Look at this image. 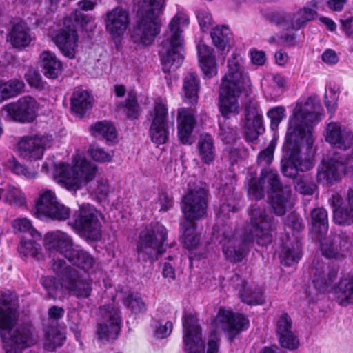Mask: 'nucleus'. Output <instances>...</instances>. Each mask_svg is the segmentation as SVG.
I'll return each mask as SVG.
<instances>
[{"label":"nucleus","mask_w":353,"mask_h":353,"mask_svg":"<svg viewBox=\"0 0 353 353\" xmlns=\"http://www.w3.org/2000/svg\"><path fill=\"white\" fill-rule=\"evenodd\" d=\"M249 224L242 236L231 225L225 224L216 230L214 236L222 245L226 259L230 262H240L245 256L249 245L256 242L261 246H267L272 241V232L276 223L272 216L265 209L256 205H252L248 210Z\"/></svg>","instance_id":"1"},{"label":"nucleus","mask_w":353,"mask_h":353,"mask_svg":"<svg viewBox=\"0 0 353 353\" xmlns=\"http://www.w3.org/2000/svg\"><path fill=\"white\" fill-rule=\"evenodd\" d=\"M312 106L311 98L304 103H297L290 119L285 143L289 157L281 162V171L287 177L294 178L299 171H308L314 165L311 156L303 157L300 153L302 143H306L307 150H311L313 145L312 125L318 122L319 116Z\"/></svg>","instance_id":"2"},{"label":"nucleus","mask_w":353,"mask_h":353,"mask_svg":"<svg viewBox=\"0 0 353 353\" xmlns=\"http://www.w3.org/2000/svg\"><path fill=\"white\" fill-rule=\"evenodd\" d=\"M18 308V300L14 295L8 291L0 292V333L6 353H18L34 345L39 340L30 323L17 324Z\"/></svg>","instance_id":"3"},{"label":"nucleus","mask_w":353,"mask_h":353,"mask_svg":"<svg viewBox=\"0 0 353 353\" xmlns=\"http://www.w3.org/2000/svg\"><path fill=\"white\" fill-rule=\"evenodd\" d=\"M188 15L178 12L170 21L161 42L159 51L164 72L176 70L183 61L184 40L182 32L189 25Z\"/></svg>","instance_id":"4"},{"label":"nucleus","mask_w":353,"mask_h":353,"mask_svg":"<svg viewBox=\"0 0 353 353\" xmlns=\"http://www.w3.org/2000/svg\"><path fill=\"white\" fill-rule=\"evenodd\" d=\"M164 7V0H139L135 25L131 38L135 43L151 45L160 32L159 15Z\"/></svg>","instance_id":"5"},{"label":"nucleus","mask_w":353,"mask_h":353,"mask_svg":"<svg viewBox=\"0 0 353 353\" xmlns=\"http://www.w3.org/2000/svg\"><path fill=\"white\" fill-rule=\"evenodd\" d=\"M97 170L95 165L78 157L73 159L72 166L62 163L57 165L54 178L68 190L75 193L82 185L94 179Z\"/></svg>","instance_id":"6"},{"label":"nucleus","mask_w":353,"mask_h":353,"mask_svg":"<svg viewBox=\"0 0 353 353\" xmlns=\"http://www.w3.org/2000/svg\"><path fill=\"white\" fill-rule=\"evenodd\" d=\"M52 268L59 277L62 287L71 295L79 299H86L90 296L92 280L88 274H80L60 259L54 261Z\"/></svg>","instance_id":"7"},{"label":"nucleus","mask_w":353,"mask_h":353,"mask_svg":"<svg viewBox=\"0 0 353 353\" xmlns=\"http://www.w3.org/2000/svg\"><path fill=\"white\" fill-rule=\"evenodd\" d=\"M92 20V17L85 15L81 11H75L72 17L64 19L63 28L55 34L52 40L65 57L70 59L75 57L78 46L77 24L79 23L83 26Z\"/></svg>","instance_id":"8"},{"label":"nucleus","mask_w":353,"mask_h":353,"mask_svg":"<svg viewBox=\"0 0 353 353\" xmlns=\"http://www.w3.org/2000/svg\"><path fill=\"white\" fill-rule=\"evenodd\" d=\"M167 239V230L160 224L141 230L137 245L139 258L152 262L164 252L163 243Z\"/></svg>","instance_id":"9"},{"label":"nucleus","mask_w":353,"mask_h":353,"mask_svg":"<svg viewBox=\"0 0 353 353\" xmlns=\"http://www.w3.org/2000/svg\"><path fill=\"white\" fill-rule=\"evenodd\" d=\"M208 189L198 182L190 187L181 202V210L186 221L194 222L207 215Z\"/></svg>","instance_id":"10"},{"label":"nucleus","mask_w":353,"mask_h":353,"mask_svg":"<svg viewBox=\"0 0 353 353\" xmlns=\"http://www.w3.org/2000/svg\"><path fill=\"white\" fill-rule=\"evenodd\" d=\"M101 213L89 203L79 206L74 215V227L83 232L92 241H97L101 236Z\"/></svg>","instance_id":"11"},{"label":"nucleus","mask_w":353,"mask_h":353,"mask_svg":"<svg viewBox=\"0 0 353 353\" xmlns=\"http://www.w3.org/2000/svg\"><path fill=\"white\" fill-rule=\"evenodd\" d=\"M323 0H312L293 14H274L270 21L284 29L298 30L317 16L318 5Z\"/></svg>","instance_id":"12"},{"label":"nucleus","mask_w":353,"mask_h":353,"mask_svg":"<svg viewBox=\"0 0 353 353\" xmlns=\"http://www.w3.org/2000/svg\"><path fill=\"white\" fill-rule=\"evenodd\" d=\"M34 214L39 219L51 218L64 221L69 218L70 208L57 201L55 193L51 190H44L36 203Z\"/></svg>","instance_id":"13"},{"label":"nucleus","mask_w":353,"mask_h":353,"mask_svg":"<svg viewBox=\"0 0 353 353\" xmlns=\"http://www.w3.org/2000/svg\"><path fill=\"white\" fill-rule=\"evenodd\" d=\"M248 180V196L251 199L263 198L265 190L272 192L283 190L277 171L271 168H263L259 180L252 176Z\"/></svg>","instance_id":"14"},{"label":"nucleus","mask_w":353,"mask_h":353,"mask_svg":"<svg viewBox=\"0 0 353 353\" xmlns=\"http://www.w3.org/2000/svg\"><path fill=\"white\" fill-rule=\"evenodd\" d=\"M350 172H353V152L349 156L334 154L326 163H323L317 179L323 183L331 184Z\"/></svg>","instance_id":"15"},{"label":"nucleus","mask_w":353,"mask_h":353,"mask_svg":"<svg viewBox=\"0 0 353 353\" xmlns=\"http://www.w3.org/2000/svg\"><path fill=\"white\" fill-rule=\"evenodd\" d=\"M228 70L222 79V85L243 90L251 87V81L244 67V60L238 53H233L227 63Z\"/></svg>","instance_id":"16"},{"label":"nucleus","mask_w":353,"mask_h":353,"mask_svg":"<svg viewBox=\"0 0 353 353\" xmlns=\"http://www.w3.org/2000/svg\"><path fill=\"white\" fill-rule=\"evenodd\" d=\"M103 323L99 325L97 334L101 342L115 340L121 330V316L119 310L112 305L100 308Z\"/></svg>","instance_id":"17"},{"label":"nucleus","mask_w":353,"mask_h":353,"mask_svg":"<svg viewBox=\"0 0 353 353\" xmlns=\"http://www.w3.org/2000/svg\"><path fill=\"white\" fill-rule=\"evenodd\" d=\"M183 332L186 353H204L205 345L202 340L201 328L196 315L192 313L183 314Z\"/></svg>","instance_id":"18"},{"label":"nucleus","mask_w":353,"mask_h":353,"mask_svg":"<svg viewBox=\"0 0 353 353\" xmlns=\"http://www.w3.org/2000/svg\"><path fill=\"white\" fill-rule=\"evenodd\" d=\"M39 103L33 97L25 96L16 102L3 106L2 110L6 112L10 119L20 123L32 122L37 115Z\"/></svg>","instance_id":"19"},{"label":"nucleus","mask_w":353,"mask_h":353,"mask_svg":"<svg viewBox=\"0 0 353 353\" xmlns=\"http://www.w3.org/2000/svg\"><path fill=\"white\" fill-rule=\"evenodd\" d=\"M150 116L152 119L150 128L152 141L157 144L165 143L169 137L168 111L166 105L161 101H156Z\"/></svg>","instance_id":"20"},{"label":"nucleus","mask_w":353,"mask_h":353,"mask_svg":"<svg viewBox=\"0 0 353 353\" xmlns=\"http://www.w3.org/2000/svg\"><path fill=\"white\" fill-rule=\"evenodd\" d=\"M314 288L320 292H329L333 289L338 271L319 260L314 261L309 270Z\"/></svg>","instance_id":"21"},{"label":"nucleus","mask_w":353,"mask_h":353,"mask_svg":"<svg viewBox=\"0 0 353 353\" xmlns=\"http://www.w3.org/2000/svg\"><path fill=\"white\" fill-rule=\"evenodd\" d=\"M241 121L246 139L253 141L264 131L262 112L256 103H250L245 107Z\"/></svg>","instance_id":"22"},{"label":"nucleus","mask_w":353,"mask_h":353,"mask_svg":"<svg viewBox=\"0 0 353 353\" xmlns=\"http://www.w3.org/2000/svg\"><path fill=\"white\" fill-rule=\"evenodd\" d=\"M130 21L129 11L121 6L115 7L105 14V30L113 37H119L126 31Z\"/></svg>","instance_id":"23"},{"label":"nucleus","mask_w":353,"mask_h":353,"mask_svg":"<svg viewBox=\"0 0 353 353\" xmlns=\"http://www.w3.org/2000/svg\"><path fill=\"white\" fill-rule=\"evenodd\" d=\"M44 241L45 246L46 249L50 250V254H54V257H55L56 254H58L57 259H53L52 265L54 263V261H57L58 259L64 261L60 256L68 259V254L70 252H72L74 249L72 247L71 237L66 233L60 231L47 234Z\"/></svg>","instance_id":"24"},{"label":"nucleus","mask_w":353,"mask_h":353,"mask_svg":"<svg viewBox=\"0 0 353 353\" xmlns=\"http://www.w3.org/2000/svg\"><path fill=\"white\" fill-rule=\"evenodd\" d=\"M275 331L282 347L293 350L299 347V339L292 330V320L288 313L278 316Z\"/></svg>","instance_id":"25"},{"label":"nucleus","mask_w":353,"mask_h":353,"mask_svg":"<svg viewBox=\"0 0 353 353\" xmlns=\"http://www.w3.org/2000/svg\"><path fill=\"white\" fill-rule=\"evenodd\" d=\"M216 329L228 332H238L248 328V320L239 314L220 309L214 321Z\"/></svg>","instance_id":"26"},{"label":"nucleus","mask_w":353,"mask_h":353,"mask_svg":"<svg viewBox=\"0 0 353 353\" xmlns=\"http://www.w3.org/2000/svg\"><path fill=\"white\" fill-rule=\"evenodd\" d=\"M352 245V239L347 233L336 232L327 241L321 243V251L326 257L335 258L347 252Z\"/></svg>","instance_id":"27"},{"label":"nucleus","mask_w":353,"mask_h":353,"mask_svg":"<svg viewBox=\"0 0 353 353\" xmlns=\"http://www.w3.org/2000/svg\"><path fill=\"white\" fill-rule=\"evenodd\" d=\"M325 140L334 148L346 150L353 145V132L338 123L327 125Z\"/></svg>","instance_id":"28"},{"label":"nucleus","mask_w":353,"mask_h":353,"mask_svg":"<svg viewBox=\"0 0 353 353\" xmlns=\"http://www.w3.org/2000/svg\"><path fill=\"white\" fill-rule=\"evenodd\" d=\"M342 199L337 193L329 199L333 208V219L339 225H350L353 223V190L348 192V206L343 205Z\"/></svg>","instance_id":"29"},{"label":"nucleus","mask_w":353,"mask_h":353,"mask_svg":"<svg viewBox=\"0 0 353 353\" xmlns=\"http://www.w3.org/2000/svg\"><path fill=\"white\" fill-rule=\"evenodd\" d=\"M242 90L234 87L221 85L219 92V110L222 116L228 119L232 115L239 113L238 97Z\"/></svg>","instance_id":"30"},{"label":"nucleus","mask_w":353,"mask_h":353,"mask_svg":"<svg viewBox=\"0 0 353 353\" xmlns=\"http://www.w3.org/2000/svg\"><path fill=\"white\" fill-rule=\"evenodd\" d=\"M46 139L44 137H25L18 143V152L23 159L36 161L40 159L46 147Z\"/></svg>","instance_id":"31"},{"label":"nucleus","mask_w":353,"mask_h":353,"mask_svg":"<svg viewBox=\"0 0 353 353\" xmlns=\"http://www.w3.org/2000/svg\"><path fill=\"white\" fill-rule=\"evenodd\" d=\"M32 40L30 29L25 23L14 24L7 35V41L19 49L28 46Z\"/></svg>","instance_id":"32"},{"label":"nucleus","mask_w":353,"mask_h":353,"mask_svg":"<svg viewBox=\"0 0 353 353\" xmlns=\"http://www.w3.org/2000/svg\"><path fill=\"white\" fill-rule=\"evenodd\" d=\"M197 52L201 68L207 77H212L217 74V65L212 50L200 42L197 45Z\"/></svg>","instance_id":"33"},{"label":"nucleus","mask_w":353,"mask_h":353,"mask_svg":"<svg viewBox=\"0 0 353 353\" xmlns=\"http://www.w3.org/2000/svg\"><path fill=\"white\" fill-rule=\"evenodd\" d=\"M70 101L72 112L82 117L91 110L93 97L88 91L77 89L74 91Z\"/></svg>","instance_id":"34"},{"label":"nucleus","mask_w":353,"mask_h":353,"mask_svg":"<svg viewBox=\"0 0 353 353\" xmlns=\"http://www.w3.org/2000/svg\"><path fill=\"white\" fill-rule=\"evenodd\" d=\"M177 121L179 140L183 144L188 143L194 124L192 111L185 108L179 110Z\"/></svg>","instance_id":"35"},{"label":"nucleus","mask_w":353,"mask_h":353,"mask_svg":"<svg viewBox=\"0 0 353 353\" xmlns=\"http://www.w3.org/2000/svg\"><path fill=\"white\" fill-rule=\"evenodd\" d=\"M43 74L49 79H56L61 73L62 64L56 55L49 51H43L39 56Z\"/></svg>","instance_id":"36"},{"label":"nucleus","mask_w":353,"mask_h":353,"mask_svg":"<svg viewBox=\"0 0 353 353\" xmlns=\"http://www.w3.org/2000/svg\"><path fill=\"white\" fill-rule=\"evenodd\" d=\"M337 303L342 306L353 304V276L342 277L334 288Z\"/></svg>","instance_id":"37"},{"label":"nucleus","mask_w":353,"mask_h":353,"mask_svg":"<svg viewBox=\"0 0 353 353\" xmlns=\"http://www.w3.org/2000/svg\"><path fill=\"white\" fill-rule=\"evenodd\" d=\"M310 216L312 230L320 240L328 231L327 212L323 208H317L311 211Z\"/></svg>","instance_id":"38"},{"label":"nucleus","mask_w":353,"mask_h":353,"mask_svg":"<svg viewBox=\"0 0 353 353\" xmlns=\"http://www.w3.org/2000/svg\"><path fill=\"white\" fill-rule=\"evenodd\" d=\"M199 88V79L197 74L194 72L188 73L183 79V85L184 100L187 103H197Z\"/></svg>","instance_id":"39"},{"label":"nucleus","mask_w":353,"mask_h":353,"mask_svg":"<svg viewBox=\"0 0 353 353\" xmlns=\"http://www.w3.org/2000/svg\"><path fill=\"white\" fill-rule=\"evenodd\" d=\"M197 148L201 160L206 163H211L215 157V146L212 136L209 134H201L199 138Z\"/></svg>","instance_id":"40"},{"label":"nucleus","mask_w":353,"mask_h":353,"mask_svg":"<svg viewBox=\"0 0 353 353\" xmlns=\"http://www.w3.org/2000/svg\"><path fill=\"white\" fill-rule=\"evenodd\" d=\"M68 254V258L67 259L70 263L85 271L92 268L94 265V258L83 250L74 249L72 252H70Z\"/></svg>","instance_id":"41"},{"label":"nucleus","mask_w":353,"mask_h":353,"mask_svg":"<svg viewBox=\"0 0 353 353\" xmlns=\"http://www.w3.org/2000/svg\"><path fill=\"white\" fill-rule=\"evenodd\" d=\"M282 191V194L278 193L272 197L271 207L274 212L278 216H283L286 210L292 206L290 201L291 192L288 188Z\"/></svg>","instance_id":"42"},{"label":"nucleus","mask_w":353,"mask_h":353,"mask_svg":"<svg viewBox=\"0 0 353 353\" xmlns=\"http://www.w3.org/2000/svg\"><path fill=\"white\" fill-rule=\"evenodd\" d=\"M214 46L219 50L230 49V31L226 26H218L210 33Z\"/></svg>","instance_id":"43"},{"label":"nucleus","mask_w":353,"mask_h":353,"mask_svg":"<svg viewBox=\"0 0 353 353\" xmlns=\"http://www.w3.org/2000/svg\"><path fill=\"white\" fill-rule=\"evenodd\" d=\"M117 108L121 110L130 119H137L141 112L136 93L134 91L128 92L125 101L123 103H119Z\"/></svg>","instance_id":"44"},{"label":"nucleus","mask_w":353,"mask_h":353,"mask_svg":"<svg viewBox=\"0 0 353 353\" xmlns=\"http://www.w3.org/2000/svg\"><path fill=\"white\" fill-rule=\"evenodd\" d=\"M281 263L285 266H292L301 257V246L298 242L291 246L284 245L279 255Z\"/></svg>","instance_id":"45"},{"label":"nucleus","mask_w":353,"mask_h":353,"mask_svg":"<svg viewBox=\"0 0 353 353\" xmlns=\"http://www.w3.org/2000/svg\"><path fill=\"white\" fill-rule=\"evenodd\" d=\"M92 134L95 137H101L107 141H113L117 138L114 125L108 121H99L90 126Z\"/></svg>","instance_id":"46"},{"label":"nucleus","mask_w":353,"mask_h":353,"mask_svg":"<svg viewBox=\"0 0 353 353\" xmlns=\"http://www.w3.org/2000/svg\"><path fill=\"white\" fill-rule=\"evenodd\" d=\"M65 336L57 327H50L46 330L43 346L48 351H54L63 345Z\"/></svg>","instance_id":"47"},{"label":"nucleus","mask_w":353,"mask_h":353,"mask_svg":"<svg viewBox=\"0 0 353 353\" xmlns=\"http://www.w3.org/2000/svg\"><path fill=\"white\" fill-rule=\"evenodd\" d=\"M181 228L183 230L182 241L185 247L188 250H192L199 244L200 239L196 233V224L194 222L186 221L181 224Z\"/></svg>","instance_id":"48"},{"label":"nucleus","mask_w":353,"mask_h":353,"mask_svg":"<svg viewBox=\"0 0 353 353\" xmlns=\"http://www.w3.org/2000/svg\"><path fill=\"white\" fill-rule=\"evenodd\" d=\"M40 240H28L22 241L18 247L19 254L23 256H32L37 260H41L43 258L41 252V246L37 241Z\"/></svg>","instance_id":"49"},{"label":"nucleus","mask_w":353,"mask_h":353,"mask_svg":"<svg viewBox=\"0 0 353 353\" xmlns=\"http://www.w3.org/2000/svg\"><path fill=\"white\" fill-rule=\"evenodd\" d=\"M0 84L5 100L20 94L25 88L24 82L19 79H12L6 82L0 81Z\"/></svg>","instance_id":"50"},{"label":"nucleus","mask_w":353,"mask_h":353,"mask_svg":"<svg viewBox=\"0 0 353 353\" xmlns=\"http://www.w3.org/2000/svg\"><path fill=\"white\" fill-rule=\"evenodd\" d=\"M245 283H243L242 289L239 290V296L241 301L248 305H261L264 303V298L261 290L255 289L252 290L245 287Z\"/></svg>","instance_id":"51"},{"label":"nucleus","mask_w":353,"mask_h":353,"mask_svg":"<svg viewBox=\"0 0 353 353\" xmlns=\"http://www.w3.org/2000/svg\"><path fill=\"white\" fill-rule=\"evenodd\" d=\"M12 227L19 232L28 233L32 239L41 240V234L32 226L31 221L27 218H19L13 221Z\"/></svg>","instance_id":"52"},{"label":"nucleus","mask_w":353,"mask_h":353,"mask_svg":"<svg viewBox=\"0 0 353 353\" xmlns=\"http://www.w3.org/2000/svg\"><path fill=\"white\" fill-rule=\"evenodd\" d=\"M4 201L11 205L22 206L26 203V199L22 192L14 186H9L3 190Z\"/></svg>","instance_id":"53"},{"label":"nucleus","mask_w":353,"mask_h":353,"mask_svg":"<svg viewBox=\"0 0 353 353\" xmlns=\"http://www.w3.org/2000/svg\"><path fill=\"white\" fill-rule=\"evenodd\" d=\"M124 305L134 313L146 311V306L141 297L137 294H129L124 299Z\"/></svg>","instance_id":"54"},{"label":"nucleus","mask_w":353,"mask_h":353,"mask_svg":"<svg viewBox=\"0 0 353 353\" xmlns=\"http://www.w3.org/2000/svg\"><path fill=\"white\" fill-rule=\"evenodd\" d=\"M219 137L225 144H233L237 139L236 131L225 123L219 122Z\"/></svg>","instance_id":"55"},{"label":"nucleus","mask_w":353,"mask_h":353,"mask_svg":"<svg viewBox=\"0 0 353 353\" xmlns=\"http://www.w3.org/2000/svg\"><path fill=\"white\" fill-rule=\"evenodd\" d=\"M267 116L270 119L272 130H275L278 128L281 121L285 118V110L282 106H276L269 110Z\"/></svg>","instance_id":"56"},{"label":"nucleus","mask_w":353,"mask_h":353,"mask_svg":"<svg viewBox=\"0 0 353 353\" xmlns=\"http://www.w3.org/2000/svg\"><path fill=\"white\" fill-rule=\"evenodd\" d=\"M274 146L272 143H270L265 149L262 150L258 155L257 161L258 163L261 166L269 165L274 157Z\"/></svg>","instance_id":"57"},{"label":"nucleus","mask_w":353,"mask_h":353,"mask_svg":"<svg viewBox=\"0 0 353 353\" xmlns=\"http://www.w3.org/2000/svg\"><path fill=\"white\" fill-rule=\"evenodd\" d=\"M90 154L92 158L97 161L108 162L112 159L108 152L98 145H92L90 148Z\"/></svg>","instance_id":"58"},{"label":"nucleus","mask_w":353,"mask_h":353,"mask_svg":"<svg viewBox=\"0 0 353 353\" xmlns=\"http://www.w3.org/2000/svg\"><path fill=\"white\" fill-rule=\"evenodd\" d=\"M196 17L201 28L205 31L208 30L212 25V17L211 14L204 10H201L197 12Z\"/></svg>","instance_id":"59"},{"label":"nucleus","mask_w":353,"mask_h":353,"mask_svg":"<svg viewBox=\"0 0 353 353\" xmlns=\"http://www.w3.org/2000/svg\"><path fill=\"white\" fill-rule=\"evenodd\" d=\"M110 192V185L108 180L101 179L97 181V185L94 189V193L99 199H105Z\"/></svg>","instance_id":"60"},{"label":"nucleus","mask_w":353,"mask_h":353,"mask_svg":"<svg viewBox=\"0 0 353 353\" xmlns=\"http://www.w3.org/2000/svg\"><path fill=\"white\" fill-rule=\"evenodd\" d=\"M42 285L48 292L49 297H56L58 285L55 282L54 278L52 276L43 277L42 279Z\"/></svg>","instance_id":"61"},{"label":"nucleus","mask_w":353,"mask_h":353,"mask_svg":"<svg viewBox=\"0 0 353 353\" xmlns=\"http://www.w3.org/2000/svg\"><path fill=\"white\" fill-rule=\"evenodd\" d=\"M295 188L301 194L311 195L314 193L316 186L313 183H308L303 179H300L297 180Z\"/></svg>","instance_id":"62"},{"label":"nucleus","mask_w":353,"mask_h":353,"mask_svg":"<svg viewBox=\"0 0 353 353\" xmlns=\"http://www.w3.org/2000/svg\"><path fill=\"white\" fill-rule=\"evenodd\" d=\"M12 171L17 174H21L28 179H33L36 176L37 173L34 171H30L24 165L18 162H14L12 166Z\"/></svg>","instance_id":"63"},{"label":"nucleus","mask_w":353,"mask_h":353,"mask_svg":"<svg viewBox=\"0 0 353 353\" xmlns=\"http://www.w3.org/2000/svg\"><path fill=\"white\" fill-rule=\"evenodd\" d=\"M173 329L172 322L168 321L164 325H161L157 330L155 334L158 338L163 339L168 336Z\"/></svg>","instance_id":"64"}]
</instances>
